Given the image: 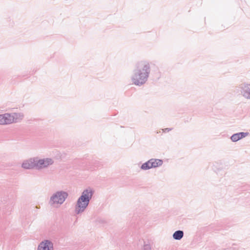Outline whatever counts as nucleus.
Wrapping results in <instances>:
<instances>
[{
	"label": "nucleus",
	"instance_id": "obj_1",
	"mask_svg": "<svg viewBox=\"0 0 250 250\" xmlns=\"http://www.w3.org/2000/svg\"><path fill=\"white\" fill-rule=\"evenodd\" d=\"M150 72V67L148 62L145 61L138 62L131 78L132 82L136 85H142L147 81Z\"/></svg>",
	"mask_w": 250,
	"mask_h": 250
},
{
	"label": "nucleus",
	"instance_id": "obj_2",
	"mask_svg": "<svg viewBox=\"0 0 250 250\" xmlns=\"http://www.w3.org/2000/svg\"><path fill=\"white\" fill-rule=\"evenodd\" d=\"M94 190L89 188L84 189L77 200L75 207V213L79 214L83 212L88 207L94 194Z\"/></svg>",
	"mask_w": 250,
	"mask_h": 250
},
{
	"label": "nucleus",
	"instance_id": "obj_3",
	"mask_svg": "<svg viewBox=\"0 0 250 250\" xmlns=\"http://www.w3.org/2000/svg\"><path fill=\"white\" fill-rule=\"evenodd\" d=\"M68 196L67 192L64 191H58L50 197L49 204L51 206L55 204L62 205L65 201Z\"/></svg>",
	"mask_w": 250,
	"mask_h": 250
},
{
	"label": "nucleus",
	"instance_id": "obj_4",
	"mask_svg": "<svg viewBox=\"0 0 250 250\" xmlns=\"http://www.w3.org/2000/svg\"><path fill=\"white\" fill-rule=\"evenodd\" d=\"M54 163V161L51 158H44L39 159L36 157V169L40 170L43 168H46L49 166L52 165Z\"/></svg>",
	"mask_w": 250,
	"mask_h": 250
},
{
	"label": "nucleus",
	"instance_id": "obj_5",
	"mask_svg": "<svg viewBox=\"0 0 250 250\" xmlns=\"http://www.w3.org/2000/svg\"><path fill=\"white\" fill-rule=\"evenodd\" d=\"M239 88L241 94L246 99L250 100V84L244 83L240 84Z\"/></svg>",
	"mask_w": 250,
	"mask_h": 250
},
{
	"label": "nucleus",
	"instance_id": "obj_6",
	"mask_svg": "<svg viewBox=\"0 0 250 250\" xmlns=\"http://www.w3.org/2000/svg\"><path fill=\"white\" fill-rule=\"evenodd\" d=\"M37 250H54L53 243L49 240H44L39 244Z\"/></svg>",
	"mask_w": 250,
	"mask_h": 250
},
{
	"label": "nucleus",
	"instance_id": "obj_7",
	"mask_svg": "<svg viewBox=\"0 0 250 250\" xmlns=\"http://www.w3.org/2000/svg\"><path fill=\"white\" fill-rule=\"evenodd\" d=\"M22 167L24 169L36 168V157L24 161L22 164Z\"/></svg>",
	"mask_w": 250,
	"mask_h": 250
},
{
	"label": "nucleus",
	"instance_id": "obj_8",
	"mask_svg": "<svg viewBox=\"0 0 250 250\" xmlns=\"http://www.w3.org/2000/svg\"><path fill=\"white\" fill-rule=\"evenodd\" d=\"M12 123L11 113L0 114V125H9Z\"/></svg>",
	"mask_w": 250,
	"mask_h": 250
},
{
	"label": "nucleus",
	"instance_id": "obj_9",
	"mask_svg": "<svg viewBox=\"0 0 250 250\" xmlns=\"http://www.w3.org/2000/svg\"><path fill=\"white\" fill-rule=\"evenodd\" d=\"M248 132H241L233 134L230 137L231 140L233 142H236L240 139L245 138L248 135Z\"/></svg>",
	"mask_w": 250,
	"mask_h": 250
},
{
	"label": "nucleus",
	"instance_id": "obj_10",
	"mask_svg": "<svg viewBox=\"0 0 250 250\" xmlns=\"http://www.w3.org/2000/svg\"><path fill=\"white\" fill-rule=\"evenodd\" d=\"M11 114L12 123L20 122L23 118V114L21 113H12Z\"/></svg>",
	"mask_w": 250,
	"mask_h": 250
},
{
	"label": "nucleus",
	"instance_id": "obj_11",
	"mask_svg": "<svg viewBox=\"0 0 250 250\" xmlns=\"http://www.w3.org/2000/svg\"><path fill=\"white\" fill-rule=\"evenodd\" d=\"M150 162L152 168H156L160 167L163 164V161L158 159H150Z\"/></svg>",
	"mask_w": 250,
	"mask_h": 250
},
{
	"label": "nucleus",
	"instance_id": "obj_12",
	"mask_svg": "<svg viewBox=\"0 0 250 250\" xmlns=\"http://www.w3.org/2000/svg\"><path fill=\"white\" fill-rule=\"evenodd\" d=\"M184 234L183 230H178L173 233L172 236L174 239L180 240L183 237Z\"/></svg>",
	"mask_w": 250,
	"mask_h": 250
},
{
	"label": "nucleus",
	"instance_id": "obj_13",
	"mask_svg": "<svg viewBox=\"0 0 250 250\" xmlns=\"http://www.w3.org/2000/svg\"><path fill=\"white\" fill-rule=\"evenodd\" d=\"M140 168L142 170H148V169H149L150 168H152V167L151 166L150 160H149L147 162L143 163L141 165V166L140 167Z\"/></svg>",
	"mask_w": 250,
	"mask_h": 250
},
{
	"label": "nucleus",
	"instance_id": "obj_14",
	"mask_svg": "<svg viewBox=\"0 0 250 250\" xmlns=\"http://www.w3.org/2000/svg\"><path fill=\"white\" fill-rule=\"evenodd\" d=\"M143 250H151V247L150 245L145 243Z\"/></svg>",
	"mask_w": 250,
	"mask_h": 250
},
{
	"label": "nucleus",
	"instance_id": "obj_15",
	"mask_svg": "<svg viewBox=\"0 0 250 250\" xmlns=\"http://www.w3.org/2000/svg\"><path fill=\"white\" fill-rule=\"evenodd\" d=\"M172 129V128H166L163 129V131L164 132H169V131H171Z\"/></svg>",
	"mask_w": 250,
	"mask_h": 250
}]
</instances>
